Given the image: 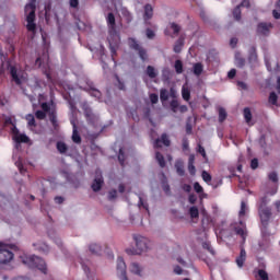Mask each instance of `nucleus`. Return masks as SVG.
Returning a JSON list of instances; mask_svg holds the SVG:
<instances>
[{"label":"nucleus","mask_w":280,"mask_h":280,"mask_svg":"<svg viewBox=\"0 0 280 280\" xmlns=\"http://www.w3.org/2000/svg\"><path fill=\"white\" fill-rule=\"evenodd\" d=\"M107 25L109 27V36L107 40L109 43V49L112 51V58L115 60V54H117V47H119V43L121 38L119 37V33H117V24L115 23V14L108 13L107 18Z\"/></svg>","instance_id":"nucleus-1"},{"label":"nucleus","mask_w":280,"mask_h":280,"mask_svg":"<svg viewBox=\"0 0 280 280\" xmlns=\"http://www.w3.org/2000/svg\"><path fill=\"white\" fill-rule=\"evenodd\" d=\"M20 261L28 268H37V270L47 275V264H45V260L38 256L23 254L20 256Z\"/></svg>","instance_id":"nucleus-2"},{"label":"nucleus","mask_w":280,"mask_h":280,"mask_svg":"<svg viewBox=\"0 0 280 280\" xmlns=\"http://www.w3.org/2000/svg\"><path fill=\"white\" fill-rule=\"evenodd\" d=\"M24 12L26 14V27L28 32H36V0H31L28 4L25 5Z\"/></svg>","instance_id":"nucleus-3"},{"label":"nucleus","mask_w":280,"mask_h":280,"mask_svg":"<svg viewBox=\"0 0 280 280\" xmlns=\"http://www.w3.org/2000/svg\"><path fill=\"white\" fill-rule=\"evenodd\" d=\"M136 248L133 252L131 249H127L128 255H141V253H148L150 250V240L144 236H135Z\"/></svg>","instance_id":"nucleus-4"},{"label":"nucleus","mask_w":280,"mask_h":280,"mask_svg":"<svg viewBox=\"0 0 280 280\" xmlns=\"http://www.w3.org/2000/svg\"><path fill=\"white\" fill-rule=\"evenodd\" d=\"M129 47H131V49H135L136 51H138V56H139V58H141V60L143 62H145V60H148V50H145L143 47H141V45H139V43H137V40L135 38H129Z\"/></svg>","instance_id":"nucleus-5"},{"label":"nucleus","mask_w":280,"mask_h":280,"mask_svg":"<svg viewBox=\"0 0 280 280\" xmlns=\"http://www.w3.org/2000/svg\"><path fill=\"white\" fill-rule=\"evenodd\" d=\"M12 259H14V254L0 242V264H10Z\"/></svg>","instance_id":"nucleus-6"},{"label":"nucleus","mask_w":280,"mask_h":280,"mask_svg":"<svg viewBox=\"0 0 280 280\" xmlns=\"http://www.w3.org/2000/svg\"><path fill=\"white\" fill-rule=\"evenodd\" d=\"M258 213L260 222L266 229V226H268V223L270 222V218L272 217V210L270 208H258Z\"/></svg>","instance_id":"nucleus-7"},{"label":"nucleus","mask_w":280,"mask_h":280,"mask_svg":"<svg viewBox=\"0 0 280 280\" xmlns=\"http://www.w3.org/2000/svg\"><path fill=\"white\" fill-rule=\"evenodd\" d=\"M273 25L272 23L268 22H260L257 25V34L259 36H270V30H272Z\"/></svg>","instance_id":"nucleus-8"},{"label":"nucleus","mask_w":280,"mask_h":280,"mask_svg":"<svg viewBox=\"0 0 280 280\" xmlns=\"http://www.w3.org/2000/svg\"><path fill=\"white\" fill-rule=\"evenodd\" d=\"M10 75L12 78V81L15 82V84H21V80L23 78V71L16 69L14 66H9Z\"/></svg>","instance_id":"nucleus-9"},{"label":"nucleus","mask_w":280,"mask_h":280,"mask_svg":"<svg viewBox=\"0 0 280 280\" xmlns=\"http://www.w3.org/2000/svg\"><path fill=\"white\" fill-rule=\"evenodd\" d=\"M104 185V177L102 176L101 171H96L94 182L92 183L93 191H100Z\"/></svg>","instance_id":"nucleus-10"},{"label":"nucleus","mask_w":280,"mask_h":280,"mask_svg":"<svg viewBox=\"0 0 280 280\" xmlns=\"http://www.w3.org/2000/svg\"><path fill=\"white\" fill-rule=\"evenodd\" d=\"M117 275L121 277V280H128V277H126V261L122 257L117 259Z\"/></svg>","instance_id":"nucleus-11"},{"label":"nucleus","mask_w":280,"mask_h":280,"mask_svg":"<svg viewBox=\"0 0 280 280\" xmlns=\"http://www.w3.org/2000/svg\"><path fill=\"white\" fill-rule=\"evenodd\" d=\"M13 139L15 140V143H27L30 141V138L21 132H19V129L16 127H13Z\"/></svg>","instance_id":"nucleus-12"},{"label":"nucleus","mask_w":280,"mask_h":280,"mask_svg":"<svg viewBox=\"0 0 280 280\" xmlns=\"http://www.w3.org/2000/svg\"><path fill=\"white\" fill-rule=\"evenodd\" d=\"M84 115L90 124H97V120L100 119L97 115L93 114V109L90 107L84 108Z\"/></svg>","instance_id":"nucleus-13"},{"label":"nucleus","mask_w":280,"mask_h":280,"mask_svg":"<svg viewBox=\"0 0 280 280\" xmlns=\"http://www.w3.org/2000/svg\"><path fill=\"white\" fill-rule=\"evenodd\" d=\"M88 93H90V95L92 97H95L96 100H101L102 98V92H100V90L95 89V85L93 84V82L88 81Z\"/></svg>","instance_id":"nucleus-14"},{"label":"nucleus","mask_w":280,"mask_h":280,"mask_svg":"<svg viewBox=\"0 0 280 280\" xmlns=\"http://www.w3.org/2000/svg\"><path fill=\"white\" fill-rule=\"evenodd\" d=\"M248 62L249 65H257V48L255 46L248 50Z\"/></svg>","instance_id":"nucleus-15"},{"label":"nucleus","mask_w":280,"mask_h":280,"mask_svg":"<svg viewBox=\"0 0 280 280\" xmlns=\"http://www.w3.org/2000/svg\"><path fill=\"white\" fill-rule=\"evenodd\" d=\"M3 126L4 128H8V126H10L11 132H14V128H16V120L11 116H5Z\"/></svg>","instance_id":"nucleus-16"},{"label":"nucleus","mask_w":280,"mask_h":280,"mask_svg":"<svg viewBox=\"0 0 280 280\" xmlns=\"http://www.w3.org/2000/svg\"><path fill=\"white\" fill-rule=\"evenodd\" d=\"M161 143H163L166 147H170L171 141L166 133H163L161 139H156L154 141V148H161Z\"/></svg>","instance_id":"nucleus-17"},{"label":"nucleus","mask_w":280,"mask_h":280,"mask_svg":"<svg viewBox=\"0 0 280 280\" xmlns=\"http://www.w3.org/2000/svg\"><path fill=\"white\" fill-rule=\"evenodd\" d=\"M129 270L130 272H132V275L141 277V272H143V267L139 266V262H131L129 266Z\"/></svg>","instance_id":"nucleus-18"},{"label":"nucleus","mask_w":280,"mask_h":280,"mask_svg":"<svg viewBox=\"0 0 280 280\" xmlns=\"http://www.w3.org/2000/svg\"><path fill=\"white\" fill-rule=\"evenodd\" d=\"M240 224H241V228L237 226L234 229V231L236 235H240L242 237L243 242H246V230H245L246 225L244 224L243 221H241Z\"/></svg>","instance_id":"nucleus-19"},{"label":"nucleus","mask_w":280,"mask_h":280,"mask_svg":"<svg viewBox=\"0 0 280 280\" xmlns=\"http://www.w3.org/2000/svg\"><path fill=\"white\" fill-rule=\"evenodd\" d=\"M244 261H246V249H244V247H242L240 256L236 257V265L238 266V268L244 267Z\"/></svg>","instance_id":"nucleus-20"},{"label":"nucleus","mask_w":280,"mask_h":280,"mask_svg":"<svg viewBox=\"0 0 280 280\" xmlns=\"http://www.w3.org/2000/svg\"><path fill=\"white\" fill-rule=\"evenodd\" d=\"M153 14H154V11L152 9V5L147 4L144 7V15H143L145 23H148V21H150V19H152Z\"/></svg>","instance_id":"nucleus-21"},{"label":"nucleus","mask_w":280,"mask_h":280,"mask_svg":"<svg viewBox=\"0 0 280 280\" xmlns=\"http://www.w3.org/2000/svg\"><path fill=\"white\" fill-rule=\"evenodd\" d=\"M175 168L178 176H185V164L183 163V160H177L175 162Z\"/></svg>","instance_id":"nucleus-22"},{"label":"nucleus","mask_w":280,"mask_h":280,"mask_svg":"<svg viewBox=\"0 0 280 280\" xmlns=\"http://www.w3.org/2000/svg\"><path fill=\"white\" fill-rule=\"evenodd\" d=\"M90 253H92V255H102V245L96 244V243H92L89 247Z\"/></svg>","instance_id":"nucleus-23"},{"label":"nucleus","mask_w":280,"mask_h":280,"mask_svg":"<svg viewBox=\"0 0 280 280\" xmlns=\"http://www.w3.org/2000/svg\"><path fill=\"white\" fill-rule=\"evenodd\" d=\"M235 65L238 67V69L244 68L246 65V59H244L240 52L235 55Z\"/></svg>","instance_id":"nucleus-24"},{"label":"nucleus","mask_w":280,"mask_h":280,"mask_svg":"<svg viewBox=\"0 0 280 280\" xmlns=\"http://www.w3.org/2000/svg\"><path fill=\"white\" fill-rule=\"evenodd\" d=\"M73 131H72V141L74 143H82V138L80 137V133H78V127L72 122Z\"/></svg>","instance_id":"nucleus-25"},{"label":"nucleus","mask_w":280,"mask_h":280,"mask_svg":"<svg viewBox=\"0 0 280 280\" xmlns=\"http://www.w3.org/2000/svg\"><path fill=\"white\" fill-rule=\"evenodd\" d=\"M162 176V189L165 194L170 195V184H167V177H165V173L161 174Z\"/></svg>","instance_id":"nucleus-26"},{"label":"nucleus","mask_w":280,"mask_h":280,"mask_svg":"<svg viewBox=\"0 0 280 280\" xmlns=\"http://www.w3.org/2000/svg\"><path fill=\"white\" fill-rule=\"evenodd\" d=\"M25 119L27 121L28 128H36V118L34 117V115L28 114L26 115Z\"/></svg>","instance_id":"nucleus-27"},{"label":"nucleus","mask_w":280,"mask_h":280,"mask_svg":"<svg viewBox=\"0 0 280 280\" xmlns=\"http://www.w3.org/2000/svg\"><path fill=\"white\" fill-rule=\"evenodd\" d=\"M244 119L248 126H250V121H253V114L250 113V108H244Z\"/></svg>","instance_id":"nucleus-28"},{"label":"nucleus","mask_w":280,"mask_h":280,"mask_svg":"<svg viewBox=\"0 0 280 280\" xmlns=\"http://www.w3.org/2000/svg\"><path fill=\"white\" fill-rule=\"evenodd\" d=\"M147 75H149V78H151V80H154V78H156V75H159V72L156 71V69H154V67L148 66L147 67Z\"/></svg>","instance_id":"nucleus-29"},{"label":"nucleus","mask_w":280,"mask_h":280,"mask_svg":"<svg viewBox=\"0 0 280 280\" xmlns=\"http://www.w3.org/2000/svg\"><path fill=\"white\" fill-rule=\"evenodd\" d=\"M202 71H205V67L202 66V63L197 62L194 65V73L196 75H202Z\"/></svg>","instance_id":"nucleus-30"},{"label":"nucleus","mask_w":280,"mask_h":280,"mask_svg":"<svg viewBox=\"0 0 280 280\" xmlns=\"http://www.w3.org/2000/svg\"><path fill=\"white\" fill-rule=\"evenodd\" d=\"M182 96H183V100H185V102H189L191 97V92L189 91L188 88H185V86L182 88Z\"/></svg>","instance_id":"nucleus-31"},{"label":"nucleus","mask_w":280,"mask_h":280,"mask_svg":"<svg viewBox=\"0 0 280 280\" xmlns=\"http://www.w3.org/2000/svg\"><path fill=\"white\" fill-rule=\"evenodd\" d=\"M57 150L60 154H66L67 150L69 149L67 148V144L65 142L59 141L57 142Z\"/></svg>","instance_id":"nucleus-32"},{"label":"nucleus","mask_w":280,"mask_h":280,"mask_svg":"<svg viewBox=\"0 0 280 280\" xmlns=\"http://www.w3.org/2000/svg\"><path fill=\"white\" fill-rule=\"evenodd\" d=\"M202 248H205V250H208V253H210V255H215V250L213 249V247L211 246V243L209 241H206L202 243Z\"/></svg>","instance_id":"nucleus-33"},{"label":"nucleus","mask_w":280,"mask_h":280,"mask_svg":"<svg viewBox=\"0 0 280 280\" xmlns=\"http://www.w3.org/2000/svg\"><path fill=\"white\" fill-rule=\"evenodd\" d=\"M138 207H139V209H141V207H142V209H145V211H148V212L150 211L149 206H148V201H145L141 195H139Z\"/></svg>","instance_id":"nucleus-34"},{"label":"nucleus","mask_w":280,"mask_h":280,"mask_svg":"<svg viewBox=\"0 0 280 280\" xmlns=\"http://www.w3.org/2000/svg\"><path fill=\"white\" fill-rule=\"evenodd\" d=\"M155 159L160 165V167H165V158L160 152L155 153Z\"/></svg>","instance_id":"nucleus-35"},{"label":"nucleus","mask_w":280,"mask_h":280,"mask_svg":"<svg viewBox=\"0 0 280 280\" xmlns=\"http://www.w3.org/2000/svg\"><path fill=\"white\" fill-rule=\"evenodd\" d=\"M49 120H50V124L54 126V128L57 129L58 128V119L56 117V113H54V112L49 113Z\"/></svg>","instance_id":"nucleus-36"},{"label":"nucleus","mask_w":280,"mask_h":280,"mask_svg":"<svg viewBox=\"0 0 280 280\" xmlns=\"http://www.w3.org/2000/svg\"><path fill=\"white\" fill-rule=\"evenodd\" d=\"M228 117L226 114V109H224L223 107H219V121L220 124H222V121H224Z\"/></svg>","instance_id":"nucleus-37"},{"label":"nucleus","mask_w":280,"mask_h":280,"mask_svg":"<svg viewBox=\"0 0 280 280\" xmlns=\"http://www.w3.org/2000/svg\"><path fill=\"white\" fill-rule=\"evenodd\" d=\"M160 100L161 102H167L170 100V92L167 90L163 89L160 91Z\"/></svg>","instance_id":"nucleus-38"},{"label":"nucleus","mask_w":280,"mask_h":280,"mask_svg":"<svg viewBox=\"0 0 280 280\" xmlns=\"http://www.w3.org/2000/svg\"><path fill=\"white\" fill-rule=\"evenodd\" d=\"M233 16H234L235 21H242V10L240 9V5H237L233 10Z\"/></svg>","instance_id":"nucleus-39"},{"label":"nucleus","mask_w":280,"mask_h":280,"mask_svg":"<svg viewBox=\"0 0 280 280\" xmlns=\"http://www.w3.org/2000/svg\"><path fill=\"white\" fill-rule=\"evenodd\" d=\"M246 211H248V207L245 201L241 202V210L238 212L240 218H244L246 215Z\"/></svg>","instance_id":"nucleus-40"},{"label":"nucleus","mask_w":280,"mask_h":280,"mask_svg":"<svg viewBox=\"0 0 280 280\" xmlns=\"http://www.w3.org/2000/svg\"><path fill=\"white\" fill-rule=\"evenodd\" d=\"M189 215L192 219H196V218H198V215H200V212L198 211V208L196 206L190 207Z\"/></svg>","instance_id":"nucleus-41"},{"label":"nucleus","mask_w":280,"mask_h":280,"mask_svg":"<svg viewBox=\"0 0 280 280\" xmlns=\"http://www.w3.org/2000/svg\"><path fill=\"white\" fill-rule=\"evenodd\" d=\"M174 51L175 54H180L183 51V39H178L174 45Z\"/></svg>","instance_id":"nucleus-42"},{"label":"nucleus","mask_w":280,"mask_h":280,"mask_svg":"<svg viewBox=\"0 0 280 280\" xmlns=\"http://www.w3.org/2000/svg\"><path fill=\"white\" fill-rule=\"evenodd\" d=\"M277 100H279V96H277V93L271 92L269 94V104H272V106H277Z\"/></svg>","instance_id":"nucleus-43"},{"label":"nucleus","mask_w":280,"mask_h":280,"mask_svg":"<svg viewBox=\"0 0 280 280\" xmlns=\"http://www.w3.org/2000/svg\"><path fill=\"white\" fill-rule=\"evenodd\" d=\"M273 19L279 20L280 19V0L276 3V10L272 11Z\"/></svg>","instance_id":"nucleus-44"},{"label":"nucleus","mask_w":280,"mask_h":280,"mask_svg":"<svg viewBox=\"0 0 280 280\" xmlns=\"http://www.w3.org/2000/svg\"><path fill=\"white\" fill-rule=\"evenodd\" d=\"M175 71H176V73H178V74H180V73H183V61H180L179 59H177L176 61H175Z\"/></svg>","instance_id":"nucleus-45"},{"label":"nucleus","mask_w":280,"mask_h":280,"mask_svg":"<svg viewBox=\"0 0 280 280\" xmlns=\"http://www.w3.org/2000/svg\"><path fill=\"white\" fill-rule=\"evenodd\" d=\"M268 178L269 180H271V183H279V175L277 174V172L269 173Z\"/></svg>","instance_id":"nucleus-46"},{"label":"nucleus","mask_w":280,"mask_h":280,"mask_svg":"<svg viewBox=\"0 0 280 280\" xmlns=\"http://www.w3.org/2000/svg\"><path fill=\"white\" fill-rule=\"evenodd\" d=\"M258 280H268V272L264 269L258 270Z\"/></svg>","instance_id":"nucleus-47"},{"label":"nucleus","mask_w":280,"mask_h":280,"mask_svg":"<svg viewBox=\"0 0 280 280\" xmlns=\"http://www.w3.org/2000/svg\"><path fill=\"white\" fill-rule=\"evenodd\" d=\"M118 161L121 167H124V161H126V155H124V149H119Z\"/></svg>","instance_id":"nucleus-48"},{"label":"nucleus","mask_w":280,"mask_h":280,"mask_svg":"<svg viewBox=\"0 0 280 280\" xmlns=\"http://www.w3.org/2000/svg\"><path fill=\"white\" fill-rule=\"evenodd\" d=\"M202 179L205 183H210L211 182V174H209L207 171H202L201 173Z\"/></svg>","instance_id":"nucleus-49"},{"label":"nucleus","mask_w":280,"mask_h":280,"mask_svg":"<svg viewBox=\"0 0 280 280\" xmlns=\"http://www.w3.org/2000/svg\"><path fill=\"white\" fill-rule=\"evenodd\" d=\"M178 106H180V104L178 103V100H173L171 102V108L173 113H176L178 110Z\"/></svg>","instance_id":"nucleus-50"},{"label":"nucleus","mask_w":280,"mask_h":280,"mask_svg":"<svg viewBox=\"0 0 280 280\" xmlns=\"http://www.w3.org/2000/svg\"><path fill=\"white\" fill-rule=\"evenodd\" d=\"M268 202H269L268 197H262L260 199L259 209H268V207H266V205H268Z\"/></svg>","instance_id":"nucleus-51"},{"label":"nucleus","mask_w":280,"mask_h":280,"mask_svg":"<svg viewBox=\"0 0 280 280\" xmlns=\"http://www.w3.org/2000/svg\"><path fill=\"white\" fill-rule=\"evenodd\" d=\"M194 189L197 194H202L205 191V189L202 188V186L200 185V183L196 182L194 184Z\"/></svg>","instance_id":"nucleus-52"},{"label":"nucleus","mask_w":280,"mask_h":280,"mask_svg":"<svg viewBox=\"0 0 280 280\" xmlns=\"http://www.w3.org/2000/svg\"><path fill=\"white\" fill-rule=\"evenodd\" d=\"M35 117H36L37 119H45V117H47V114H46L44 110H37V112L35 113Z\"/></svg>","instance_id":"nucleus-53"},{"label":"nucleus","mask_w":280,"mask_h":280,"mask_svg":"<svg viewBox=\"0 0 280 280\" xmlns=\"http://www.w3.org/2000/svg\"><path fill=\"white\" fill-rule=\"evenodd\" d=\"M116 80H117V86L120 91H125L126 85L124 84V82H121V80L119 79L118 75H116Z\"/></svg>","instance_id":"nucleus-54"},{"label":"nucleus","mask_w":280,"mask_h":280,"mask_svg":"<svg viewBox=\"0 0 280 280\" xmlns=\"http://www.w3.org/2000/svg\"><path fill=\"white\" fill-rule=\"evenodd\" d=\"M117 198V190L113 189L108 191V200H115Z\"/></svg>","instance_id":"nucleus-55"},{"label":"nucleus","mask_w":280,"mask_h":280,"mask_svg":"<svg viewBox=\"0 0 280 280\" xmlns=\"http://www.w3.org/2000/svg\"><path fill=\"white\" fill-rule=\"evenodd\" d=\"M171 30H173L174 34H178V32H180V26L176 23H171Z\"/></svg>","instance_id":"nucleus-56"},{"label":"nucleus","mask_w":280,"mask_h":280,"mask_svg":"<svg viewBox=\"0 0 280 280\" xmlns=\"http://www.w3.org/2000/svg\"><path fill=\"white\" fill-rule=\"evenodd\" d=\"M250 167L252 170H257V167H259V160L253 159L250 162Z\"/></svg>","instance_id":"nucleus-57"},{"label":"nucleus","mask_w":280,"mask_h":280,"mask_svg":"<svg viewBox=\"0 0 280 280\" xmlns=\"http://www.w3.org/2000/svg\"><path fill=\"white\" fill-rule=\"evenodd\" d=\"M150 101L152 104L159 103V95L158 94H150Z\"/></svg>","instance_id":"nucleus-58"},{"label":"nucleus","mask_w":280,"mask_h":280,"mask_svg":"<svg viewBox=\"0 0 280 280\" xmlns=\"http://www.w3.org/2000/svg\"><path fill=\"white\" fill-rule=\"evenodd\" d=\"M236 74H237V70L231 69V70L228 72V78H229L230 80H233V78H235Z\"/></svg>","instance_id":"nucleus-59"},{"label":"nucleus","mask_w":280,"mask_h":280,"mask_svg":"<svg viewBox=\"0 0 280 280\" xmlns=\"http://www.w3.org/2000/svg\"><path fill=\"white\" fill-rule=\"evenodd\" d=\"M188 172L194 176L196 174V166L194 164H188Z\"/></svg>","instance_id":"nucleus-60"},{"label":"nucleus","mask_w":280,"mask_h":280,"mask_svg":"<svg viewBox=\"0 0 280 280\" xmlns=\"http://www.w3.org/2000/svg\"><path fill=\"white\" fill-rule=\"evenodd\" d=\"M240 8H250V1L249 0H243L241 4H238Z\"/></svg>","instance_id":"nucleus-61"},{"label":"nucleus","mask_w":280,"mask_h":280,"mask_svg":"<svg viewBox=\"0 0 280 280\" xmlns=\"http://www.w3.org/2000/svg\"><path fill=\"white\" fill-rule=\"evenodd\" d=\"M42 109H43L44 113H49V110H50L49 104L43 103L42 104Z\"/></svg>","instance_id":"nucleus-62"},{"label":"nucleus","mask_w":280,"mask_h":280,"mask_svg":"<svg viewBox=\"0 0 280 280\" xmlns=\"http://www.w3.org/2000/svg\"><path fill=\"white\" fill-rule=\"evenodd\" d=\"M182 189H184L186 191V194H189L191 191V185L184 184L182 186Z\"/></svg>","instance_id":"nucleus-63"},{"label":"nucleus","mask_w":280,"mask_h":280,"mask_svg":"<svg viewBox=\"0 0 280 280\" xmlns=\"http://www.w3.org/2000/svg\"><path fill=\"white\" fill-rule=\"evenodd\" d=\"M147 37L150 38V39L154 38V31L148 28L147 30Z\"/></svg>","instance_id":"nucleus-64"}]
</instances>
